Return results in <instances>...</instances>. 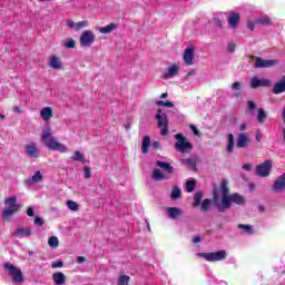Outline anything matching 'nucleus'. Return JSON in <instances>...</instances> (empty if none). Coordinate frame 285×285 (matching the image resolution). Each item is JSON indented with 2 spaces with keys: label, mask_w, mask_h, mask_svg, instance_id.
<instances>
[{
  "label": "nucleus",
  "mask_w": 285,
  "mask_h": 285,
  "mask_svg": "<svg viewBox=\"0 0 285 285\" xmlns=\"http://www.w3.org/2000/svg\"><path fill=\"white\" fill-rule=\"evenodd\" d=\"M249 141H250V139L248 138V135L238 134L237 141H236V148H246V146H248Z\"/></svg>",
  "instance_id": "obj_17"
},
{
  "label": "nucleus",
  "mask_w": 285,
  "mask_h": 285,
  "mask_svg": "<svg viewBox=\"0 0 285 285\" xmlns=\"http://www.w3.org/2000/svg\"><path fill=\"white\" fill-rule=\"evenodd\" d=\"M190 130L196 135V137H199L200 132L199 129H197V126L195 125H189Z\"/></svg>",
  "instance_id": "obj_51"
},
{
  "label": "nucleus",
  "mask_w": 285,
  "mask_h": 285,
  "mask_svg": "<svg viewBox=\"0 0 285 285\" xmlns=\"http://www.w3.org/2000/svg\"><path fill=\"white\" fill-rule=\"evenodd\" d=\"M250 168H253V165H250V164H245L243 166V170H250Z\"/></svg>",
  "instance_id": "obj_56"
},
{
  "label": "nucleus",
  "mask_w": 285,
  "mask_h": 285,
  "mask_svg": "<svg viewBox=\"0 0 285 285\" xmlns=\"http://www.w3.org/2000/svg\"><path fill=\"white\" fill-rule=\"evenodd\" d=\"M91 175H92V173H91L90 167L85 166V179H90Z\"/></svg>",
  "instance_id": "obj_48"
},
{
  "label": "nucleus",
  "mask_w": 285,
  "mask_h": 285,
  "mask_svg": "<svg viewBox=\"0 0 285 285\" xmlns=\"http://www.w3.org/2000/svg\"><path fill=\"white\" fill-rule=\"evenodd\" d=\"M283 141H285V128H283Z\"/></svg>",
  "instance_id": "obj_64"
},
{
  "label": "nucleus",
  "mask_w": 285,
  "mask_h": 285,
  "mask_svg": "<svg viewBox=\"0 0 285 285\" xmlns=\"http://www.w3.org/2000/svg\"><path fill=\"white\" fill-rule=\"evenodd\" d=\"M226 256L227 254L224 249L218 252L198 254V257H203V259H206V262H224V259H226Z\"/></svg>",
  "instance_id": "obj_7"
},
{
  "label": "nucleus",
  "mask_w": 285,
  "mask_h": 285,
  "mask_svg": "<svg viewBox=\"0 0 285 285\" xmlns=\"http://www.w3.org/2000/svg\"><path fill=\"white\" fill-rule=\"evenodd\" d=\"M242 19V16L239 12H232L228 17V24L233 30H237L239 28V20Z\"/></svg>",
  "instance_id": "obj_13"
},
{
  "label": "nucleus",
  "mask_w": 285,
  "mask_h": 285,
  "mask_svg": "<svg viewBox=\"0 0 285 285\" xmlns=\"http://www.w3.org/2000/svg\"><path fill=\"white\" fill-rule=\"evenodd\" d=\"M195 186H197L196 180H187V183H186L187 193H193L195 190Z\"/></svg>",
  "instance_id": "obj_36"
},
{
  "label": "nucleus",
  "mask_w": 285,
  "mask_h": 285,
  "mask_svg": "<svg viewBox=\"0 0 285 285\" xmlns=\"http://www.w3.org/2000/svg\"><path fill=\"white\" fill-rule=\"evenodd\" d=\"M128 282H130V276L128 275H120L118 278V285H128Z\"/></svg>",
  "instance_id": "obj_39"
},
{
  "label": "nucleus",
  "mask_w": 285,
  "mask_h": 285,
  "mask_svg": "<svg viewBox=\"0 0 285 285\" xmlns=\"http://www.w3.org/2000/svg\"><path fill=\"white\" fill-rule=\"evenodd\" d=\"M40 116L45 121L52 119V108L50 107L42 108L40 111Z\"/></svg>",
  "instance_id": "obj_22"
},
{
  "label": "nucleus",
  "mask_w": 285,
  "mask_h": 285,
  "mask_svg": "<svg viewBox=\"0 0 285 285\" xmlns=\"http://www.w3.org/2000/svg\"><path fill=\"white\" fill-rule=\"evenodd\" d=\"M50 68H53V70H59L61 69V61L57 56H51L50 57V62H49Z\"/></svg>",
  "instance_id": "obj_25"
},
{
  "label": "nucleus",
  "mask_w": 285,
  "mask_h": 285,
  "mask_svg": "<svg viewBox=\"0 0 285 285\" xmlns=\"http://www.w3.org/2000/svg\"><path fill=\"white\" fill-rule=\"evenodd\" d=\"M42 141L49 150H58L59 153H68V147L55 139L50 129L42 131Z\"/></svg>",
  "instance_id": "obj_3"
},
{
  "label": "nucleus",
  "mask_w": 285,
  "mask_h": 285,
  "mask_svg": "<svg viewBox=\"0 0 285 285\" xmlns=\"http://www.w3.org/2000/svg\"><path fill=\"white\" fill-rule=\"evenodd\" d=\"M171 199H181V189L177 186L171 189Z\"/></svg>",
  "instance_id": "obj_33"
},
{
  "label": "nucleus",
  "mask_w": 285,
  "mask_h": 285,
  "mask_svg": "<svg viewBox=\"0 0 285 285\" xmlns=\"http://www.w3.org/2000/svg\"><path fill=\"white\" fill-rule=\"evenodd\" d=\"M35 226H43V218L41 216H36L33 220Z\"/></svg>",
  "instance_id": "obj_44"
},
{
  "label": "nucleus",
  "mask_w": 285,
  "mask_h": 285,
  "mask_svg": "<svg viewBox=\"0 0 285 285\" xmlns=\"http://www.w3.org/2000/svg\"><path fill=\"white\" fill-rule=\"evenodd\" d=\"M247 124L246 122H243L242 125H240V127H239V130L242 131V132H244V130H246V128H247Z\"/></svg>",
  "instance_id": "obj_57"
},
{
  "label": "nucleus",
  "mask_w": 285,
  "mask_h": 285,
  "mask_svg": "<svg viewBox=\"0 0 285 285\" xmlns=\"http://www.w3.org/2000/svg\"><path fill=\"white\" fill-rule=\"evenodd\" d=\"M255 107H256L255 101H253V100L247 101V108H248L249 112H253V110H255Z\"/></svg>",
  "instance_id": "obj_49"
},
{
  "label": "nucleus",
  "mask_w": 285,
  "mask_h": 285,
  "mask_svg": "<svg viewBox=\"0 0 285 285\" xmlns=\"http://www.w3.org/2000/svg\"><path fill=\"white\" fill-rule=\"evenodd\" d=\"M199 242H202V238L199 236L193 238L194 244H199Z\"/></svg>",
  "instance_id": "obj_58"
},
{
  "label": "nucleus",
  "mask_w": 285,
  "mask_h": 285,
  "mask_svg": "<svg viewBox=\"0 0 285 285\" xmlns=\"http://www.w3.org/2000/svg\"><path fill=\"white\" fill-rule=\"evenodd\" d=\"M262 134L261 132H258V134H256V141H262Z\"/></svg>",
  "instance_id": "obj_62"
},
{
  "label": "nucleus",
  "mask_w": 285,
  "mask_h": 285,
  "mask_svg": "<svg viewBox=\"0 0 285 285\" xmlns=\"http://www.w3.org/2000/svg\"><path fill=\"white\" fill-rule=\"evenodd\" d=\"M183 164H186V166L193 168V170H197V161L193 158L183 159Z\"/></svg>",
  "instance_id": "obj_32"
},
{
  "label": "nucleus",
  "mask_w": 285,
  "mask_h": 285,
  "mask_svg": "<svg viewBox=\"0 0 285 285\" xmlns=\"http://www.w3.org/2000/svg\"><path fill=\"white\" fill-rule=\"evenodd\" d=\"M156 121L158 122V128H160V135L166 137L168 135V115L157 114Z\"/></svg>",
  "instance_id": "obj_9"
},
{
  "label": "nucleus",
  "mask_w": 285,
  "mask_h": 285,
  "mask_svg": "<svg viewBox=\"0 0 285 285\" xmlns=\"http://www.w3.org/2000/svg\"><path fill=\"white\" fill-rule=\"evenodd\" d=\"M82 28H88V21L82 20L76 23V30H81Z\"/></svg>",
  "instance_id": "obj_42"
},
{
  "label": "nucleus",
  "mask_w": 285,
  "mask_h": 285,
  "mask_svg": "<svg viewBox=\"0 0 285 285\" xmlns=\"http://www.w3.org/2000/svg\"><path fill=\"white\" fill-rule=\"evenodd\" d=\"M273 66H277V60H264L257 57L254 62V68H273Z\"/></svg>",
  "instance_id": "obj_11"
},
{
  "label": "nucleus",
  "mask_w": 285,
  "mask_h": 285,
  "mask_svg": "<svg viewBox=\"0 0 285 285\" xmlns=\"http://www.w3.org/2000/svg\"><path fill=\"white\" fill-rule=\"evenodd\" d=\"M52 282L55 285H63L68 282V277L61 272H56L52 274Z\"/></svg>",
  "instance_id": "obj_16"
},
{
  "label": "nucleus",
  "mask_w": 285,
  "mask_h": 285,
  "mask_svg": "<svg viewBox=\"0 0 285 285\" xmlns=\"http://www.w3.org/2000/svg\"><path fill=\"white\" fill-rule=\"evenodd\" d=\"M83 262H86V257L79 256L78 257V264H83Z\"/></svg>",
  "instance_id": "obj_60"
},
{
  "label": "nucleus",
  "mask_w": 285,
  "mask_h": 285,
  "mask_svg": "<svg viewBox=\"0 0 285 285\" xmlns=\"http://www.w3.org/2000/svg\"><path fill=\"white\" fill-rule=\"evenodd\" d=\"M202 199H204V191H197L194 195V208H197V206H202Z\"/></svg>",
  "instance_id": "obj_28"
},
{
  "label": "nucleus",
  "mask_w": 285,
  "mask_h": 285,
  "mask_svg": "<svg viewBox=\"0 0 285 285\" xmlns=\"http://www.w3.org/2000/svg\"><path fill=\"white\" fill-rule=\"evenodd\" d=\"M242 88V83L240 82H234L233 85H232V89L233 90H239Z\"/></svg>",
  "instance_id": "obj_54"
},
{
  "label": "nucleus",
  "mask_w": 285,
  "mask_h": 285,
  "mask_svg": "<svg viewBox=\"0 0 285 285\" xmlns=\"http://www.w3.org/2000/svg\"><path fill=\"white\" fill-rule=\"evenodd\" d=\"M97 39V37L95 36V33L90 30H86L82 32V35L80 36V46L81 48H90V46H92V43H95V40Z\"/></svg>",
  "instance_id": "obj_8"
},
{
  "label": "nucleus",
  "mask_w": 285,
  "mask_h": 285,
  "mask_svg": "<svg viewBox=\"0 0 285 285\" xmlns=\"http://www.w3.org/2000/svg\"><path fill=\"white\" fill-rule=\"evenodd\" d=\"M156 106H164L166 108H173L175 106V104H173V101L158 100V101H156Z\"/></svg>",
  "instance_id": "obj_41"
},
{
  "label": "nucleus",
  "mask_w": 285,
  "mask_h": 285,
  "mask_svg": "<svg viewBox=\"0 0 285 285\" xmlns=\"http://www.w3.org/2000/svg\"><path fill=\"white\" fill-rule=\"evenodd\" d=\"M212 204H213V200H210V198H205L203 203H200V208L203 213H208V210H210Z\"/></svg>",
  "instance_id": "obj_29"
},
{
  "label": "nucleus",
  "mask_w": 285,
  "mask_h": 285,
  "mask_svg": "<svg viewBox=\"0 0 285 285\" xmlns=\"http://www.w3.org/2000/svg\"><path fill=\"white\" fill-rule=\"evenodd\" d=\"M149 148H150V136H144L142 145H141L142 155H148Z\"/></svg>",
  "instance_id": "obj_23"
},
{
  "label": "nucleus",
  "mask_w": 285,
  "mask_h": 285,
  "mask_svg": "<svg viewBox=\"0 0 285 285\" xmlns=\"http://www.w3.org/2000/svg\"><path fill=\"white\" fill-rule=\"evenodd\" d=\"M175 139V149L183 155L186 154V150H193V144L188 141V138L184 137L183 134H176Z\"/></svg>",
  "instance_id": "obj_6"
},
{
  "label": "nucleus",
  "mask_w": 285,
  "mask_h": 285,
  "mask_svg": "<svg viewBox=\"0 0 285 285\" xmlns=\"http://www.w3.org/2000/svg\"><path fill=\"white\" fill-rule=\"evenodd\" d=\"M67 207L69 208V210H73V212L79 210V204H77V202H73V200H68Z\"/></svg>",
  "instance_id": "obj_40"
},
{
  "label": "nucleus",
  "mask_w": 285,
  "mask_h": 285,
  "mask_svg": "<svg viewBox=\"0 0 285 285\" xmlns=\"http://www.w3.org/2000/svg\"><path fill=\"white\" fill-rule=\"evenodd\" d=\"M272 169H273V160L267 159L263 164L256 167V173L258 177H268L271 175Z\"/></svg>",
  "instance_id": "obj_10"
},
{
  "label": "nucleus",
  "mask_w": 285,
  "mask_h": 285,
  "mask_svg": "<svg viewBox=\"0 0 285 285\" xmlns=\"http://www.w3.org/2000/svg\"><path fill=\"white\" fill-rule=\"evenodd\" d=\"M180 67L177 65H173L171 67L168 68L167 73H164V79H170L171 77L177 76L179 72Z\"/></svg>",
  "instance_id": "obj_21"
},
{
  "label": "nucleus",
  "mask_w": 285,
  "mask_h": 285,
  "mask_svg": "<svg viewBox=\"0 0 285 285\" xmlns=\"http://www.w3.org/2000/svg\"><path fill=\"white\" fill-rule=\"evenodd\" d=\"M183 212L179 209V207H168L167 208V217L169 219H177L178 217H181Z\"/></svg>",
  "instance_id": "obj_20"
},
{
  "label": "nucleus",
  "mask_w": 285,
  "mask_h": 285,
  "mask_svg": "<svg viewBox=\"0 0 285 285\" xmlns=\"http://www.w3.org/2000/svg\"><path fill=\"white\" fill-rule=\"evenodd\" d=\"M71 159H73V161H86V155L81 154L79 150H76Z\"/></svg>",
  "instance_id": "obj_34"
},
{
  "label": "nucleus",
  "mask_w": 285,
  "mask_h": 285,
  "mask_svg": "<svg viewBox=\"0 0 285 285\" xmlns=\"http://www.w3.org/2000/svg\"><path fill=\"white\" fill-rule=\"evenodd\" d=\"M236 48H237V45H235V42H228L227 43V51L228 52H235Z\"/></svg>",
  "instance_id": "obj_45"
},
{
  "label": "nucleus",
  "mask_w": 285,
  "mask_h": 285,
  "mask_svg": "<svg viewBox=\"0 0 285 285\" xmlns=\"http://www.w3.org/2000/svg\"><path fill=\"white\" fill-rule=\"evenodd\" d=\"M285 188V174H283L282 176H279L274 185H273V190L274 193H282V190H284Z\"/></svg>",
  "instance_id": "obj_15"
},
{
  "label": "nucleus",
  "mask_w": 285,
  "mask_h": 285,
  "mask_svg": "<svg viewBox=\"0 0 285 285\" xmlns=\"http://www.w3.org/2000/svg\"><path fill=\"white\" fill-rule=\"evenodd\" d=\"M219 190L222 195L220 200ZM213 203L215 204L218 213H224V210L230 209L233 204H236V206H244L246 204V198L238 193L230 194L228 180L223 179L219 188L214 187L213 189Z\"/></svg>",
  "instance_id": "obj_1"
},
{
  "label": "nucleus",
  "mask_w": 285,
  "mask_h": 285,
  "mask_svg": "<svg viewBox=\"0 0 285 285\" xmlns=\"http://www.w3.org/2000/svg\"><path fill=\"white\" fill-rule=\"evenodd\" d=\"M14 112H21V106H16L13 107Z\"/></svg>",
  "instance_id": "obj_61"
},
{
  "label": "nucleus",
  "mask_w": 285,
  "mask_h": 285,
  "mask_svg": "<svg viewBox=\"0 0 285 285\" xmlns=\"http://www.w3.org/2000/svg\"><path fill=\"white\" fill-rule=\"evenodd\" d=\"M51 268H63V261L53 262Z\"/></svg>",
  "instance_id": "obj_46"
},
{
  "label": "nucleus",
  "mask_w": 285,
  "mask_h": 285,
  "mask_svg": "<svg viewBox=\"0 0 285 285\" xmlns=\"http://www.w3.org/2000/svg\"><path fill=\"white\" fill-rule=\"evenodd\" d=\"M31 180L33 181V184H39L40 181H43V175L41 174V171H36Z\"/></svg>",
  "instance_id": "obj_38"
},
{
  "label": "nucleus",
  "mask_w": 285,
  "mask_h": 285,
  "mask_svg": "<svg viewBox=\"0 0 285 285\" xmlns=\"http://www.w3.org/2000/svg\"><path fill=\"white\" fill-rule=\"evenodd\" d=\"M151 147L154 148V150H161V144L157 140L151 142Z\"/></svg>",
  "instance_id": "obj_50"
},
{
  "label": "nucleus",
  "mask_w": 285,
  "mask_h": 285,
  "mask_svg": "<svg viewBox=\"0 0 285 285\" xmlns=\"http://www.w3.org/2000/svg\"><path fill=\"white\" fill-rule=\"evenodd\" d=\"M4 271H8L9 277H11L13 284H23L26 282V278L23 277V272L12 263H4L3 264Z\"/></svg>",
  "instance_id": "obj_4"
},
{
  "label": "nucleus",
  "mask_w": 285,
  "mask_h": 285,
  "mask_svg": "<svg viewBox=\"0 0 285 285\" xmlns=\"http://www.w3.org/2000/svg\"><path fill=\"white\" fill-rule=\"evenodd\" d=\"M256 23L259 26H273V20L268 16H263L256 19Z\"/></svg>",
  "instance_id": "obj_26"
},
{
  "label": "nucleus",
  "mask_w": 285,
  "mask_h": 285,
  "mask_svg": "<svg viewBox=\"0 0 285 285\" xmlns=\"http://www.w3.org/2000/svg\"><path fill=\"white\" fill-rule=\"evenodd\" d=\"M258 210L259 213H266V207H264V205H259Z\"/></svg>",
  "instance_id": "obj_59"
},
{
  "label": "nucleus",
  "mask_w": 285,
  "mask_h": 285,
  "mask_svg": "<svg viewBox=\"0 0 285 285\" xmlns=\"http://www.w3.org/2000/svg\"><path fill=\"white\" fill-rule=\"evenodd\" d=\"M156 166L159 168H155L153 170V180L154 181H166L168 179H171V177L175 175V167L170 165V163L161 161V160H156Z\"/></svg>",
  "instance_id": "obj_2"
},
{
  "label": "nucleus",
  "mask_w": 285,
  "mask_h": 285,
  "mask_svg": "<svg viewBox=\"0 0 285 285\" xmlns=\"http://www.w3.org/2000/svg\"><path fill=\"white\" fill-rule=\"evenodd\" d=\"M27 215H28V217H35V208L28 207L27 208Z\"/></svg>",
  "instance_id": "obj_53"
},
{
  "label": "nucleus",
  "mask_w": 285,
  "mask_h": 285,
  "mask_svg": "<svg viewBox=\"0 0 285 285\" xmlns=\"http://www.w3.org/2000/svg\"><path fill=\"white\" fill-rule=\"evenodd\" d=\"M6 208L2 210V219H10L12 215L19 213L20 208L17 205V196L4 198Z\"/></svg>",
  "instance_id": "obj_5"
},
{
  "label": "nucleus",
  "mask_w": 285,
  "mask_h": 285,
  "mask_svg": "<svg viewBox=\"0 0 285 285\" xmlns=\"http://www.w3.org/2000/svg\"><path fill=\"white\" fill-rule=\"evenodd\" d=\"M75 46H77V41L72 38L65 42V48H75Z\"/></svg>",
  "instance_id": "obj_43"
},
{
  "label": "nucleus",
  "mask_w": 285,
  "mask_h": 285,
  "mask_svg": "<svg viewBox=\"0 0 285 285\" xmlns=\"http://www.w3.org/2000/svg\"><path fill=\"white\" fill-rule=\"evenodd\" d=\"M48 244L51 248H57V246H59V238H57V236H51L48 239Z\"/></svg>",
  "instance_id": "obj_37"
},
{
  "label": "nucleus",
  "mask_w": 285,
  "mask_h": 285,
  "mask_svg": "<svg viewBox=\"0 0 285 285\" xmlns=\"http://www.w3.org/2000/svg\"><path fill=\"white\" fill-rule=\"evenodd\" d=\"M257 120L259 124H264V121H266V111L264 110V108L258 109Z\"/></svg>",
  "instance_id": "obj_35"
},
{
  "label": "nucleus",
  "mask_w": 285,
  "mask_h": 285,
  "mask_svg": "<svg viewBox=\"0 0 285 285\" xmlns=\"http://www.w3.org/2000/svg\"><path fill=\"white\" fill-rule=\"evenodd\" d=\"M213 21L217 26V28H219V30H222L224 28V22H222V19L214 18Z\"/></svg>",
  "instance_id": "obj_47"
},
{
  "label": "nucleus",
  "mask_w": 285,
  "mask_h": 285,
  "mask_svg": "<svg viewBox=\"0 0 285 285\" xmlns=\"http://www.w3.org/2000/svg\"><path fill=\"white\" fill-rule=\"evenodd\" d=\"M274 95H282L285 92V76H283L273 87Z\"/></svg>",
  "instance_id": "obj_18"
},
{
  "label": "nucleus",
  "mask_w": 285,
  "mask_h": 285,
  "mask_svg": "<svg viewBox=\"0 0 285 285\" xmlns=\"http://www.w3.org/2000/svg\"><path fill=\"white\" fill-rule=\"evenodd\" d=\"M228 144L226 147L227 153H233L234 148H235V136L233 134L228 135Z\"/></svg>",
  "instance_id": "obj_30"
},
{
  "label": "nucleus",
  "mask_w": 285,
  "mask_h": 285,
  "mask_svg": "<svg viewBox=\"0 0 285 285\" xmlns=\"http://www.w3.org/2000/svg\"><path fill=\"white\" fill-rule=\"evenodd\" d=\"M166 97H168V92H164L160 95V99H166Z\"/></svg>",
  "instance_id": "obj_63"
},
{
  "label": "nucleus",
  "mask_w": 285,
  "mask_h": 285,
  "mask_svg": "<svg viewBox=\"0 0 285 285\" xmlns=\"http://www.w3.org/2000/svg\"><path fill=\"white\" fill-rule=\"evenodd\" d=\"M67 26H68V28H75L76 29V27H77V23H75V21L72 20V19H68L67 20Z\"/></svg>",
  "instance_id": "obj_52"
},
{
  "label": "nucleus",
  "mask_w": 285,
  "mask_h": 285,
  "mask_svg": "<svg viewBox=\"0 0 285 285\" xmlns=\"http://www.w3.org/2000/svg\"><path fill=\"white\" fill-rule=\"evenodd\" d=\"M112 30H117L116 23H109L106 27H101L99 29V32H101L102 35H110V32H112Z\"/></svg>",
  "instance_id": "obj_27"
},
{
  "label": "nucleus",
  "mask_w": 285,
  "mask_h": 285,
  "mask_svg": "<svg viewBox=\"0 0 285 285\" xmlns=\"http://www.w3.org/2000/svg\"><path fill=\"white\" fill-rule=\"evenodd\" d=\"M183 59H184L186 66H193L195 63L193 61L195 59V48H193V47L186 48Z\"/></svg>",
  "instance_id": "obj_12"
},
{
  "label": "nucleus",
  "mask_w": 285,
  "mask_h": 285,
  "mask_svg": "<svg viewBox=\"0 0 285 285\" xmlns=\"http://www.w3.org/2000/svg\"><path fill=\"white\" fill-rule=\"evenodd\" d=\"M247 28H248V30H250V31L255 30V23L248 21V22H247Z\"/></svg>",
  "instance_id": "obj_55"
},
{
  "label": "nucleus",
  "mask_w": 285,
  "mask_h": 285,
  "mask_svg": "<svg viewBox=\"0 0 285 285\" xmlns=\"http://www.w3.org/2000/svg\"><path fill=\"white\" fill-rule=\"evenodd\" d=\"M18 237H30L32 235V229L30 227H21L16 230Z\"/></svg>",
  "instance_id": "obj_24"
},
{
  "label": "nucleus",
  "mask_w": 285,
  "mask_h": 285,
  "mask_svg": "<svg viewBox=\"0 0 285 285\" xmlns=\"http://www.w3.org/2000/svg\"><path fill=\"white\" fill-rule=\"evenodd\" d=\"M26 155L29 157L39 158V149H37V142H31L30 145L26 146Z\"/></svg>",
  "instance_id": "obj_19"
},
{
  "label": "nucleus",
  "mask_w": 285,
  "mask_h": 285,
  "mask_svg": "<svg viewBox=\"0 0 285 285\" xmlns=\"http://www.w3.org/2000/svg\"><path fill=\"white\" fill-rule=\"evenodd\" d=\"M271 86V81L266 79H258L257 77L252 78L250 81V88L256 89V88H268Z\"/></svg>",
  "instance_id": "obj_14"
},
{
  "label": "nucleus",
  "mask_w": 285,
  "mask_h": 285,
  "mask_svg": "<svg viewBox=\"0 0 285 285\" xmlns=\"http://www.w3.org/2000/svg\"><path fill=\"white\" fill-rule=\"evenodd\" d=\"M238 228L240 230H244L245 235H253V233H255V229H253V225L239 224Z\"/></svg>",
  "instance_id": "obj_31"
}]
</instances>
